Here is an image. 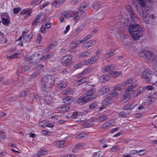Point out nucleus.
I'll list each match as a JSON object with an SVG mask.
<instances>
[{
    "label": "nucleus",
    "instance_id": "1",
    "mask_svg": "<svg viewBox=\"0 0 157 157\" xmlns=\"http://www.w3.org/2000/svg\"><path fill=\"white\" fill-rule=\"evenodd\" d=\"M129 32L132 38L135 40H139L143 34L142 29L137 24L131 25L129 27Z\"/></svg>",
    "mask_w": 157,
    "mask_h": 157
},
{
    "label": "nucleus",
    "instance_id": "2",
    "mask_svg": "<svg viewBox=\"0 0 157 157\" xmlns=\"http://www.w3.org/2000/svg\"><path fill=\"white\" fill-rule=\"evenodd\" d=\"M146 11L142 13L143 21L147 24L152 25L154 23L153 20L156 17L154 14L149 12Z\"/></svg>",
    "mask_w": 157,
    "mask_h": 157
},
{
    "label": "nucleus",
    "instance_id": "3",
    "mask_svg": "<svg viewBox=\"0 0 157 157\" xmlns=\"http://www.w3.org/2000/svg\"><path fill=\"white\" fill-rule=\"evenodd\" d=\"M53 76L49 75L44 76L41 80L42 85L46 88H51L54 84Z\"/></svg>",
    "mask_w": 157,
    "mask_h": 157
},
{
    "label": "nucleus",
    "instance_id": "4",
    "mask_svg": "<svg viewBox=\"0 0 157 157\" xmlns=\"http://www.w3.org/2000/svg\"><path fill=\"white\" fill-rule=\"evenodd\" d=\"M137 4L139 6V13H142L146 11L149 10L150 9V7L147 5V1L151 2V0H137Z\"/></svg>",
    "mask_w": 157,
    "mask_h": 157
},
{
    "label": "nucleus",
    "instance_id": "5",
    "mask_svg": "<svg viewBox=\"0 0 157 157\" xmlns=\"http://www.w3.org/2000/svg\"><path fill=\"white\" fill-rule=\"evenodd\" d=\"M136 86V84L133 83L127 88L125 91L123 95L122 101L124 103L127 102L130 99L131 96L129 92L132 91L135 88Z\"/></svg>",
    "mask_w": 157,
    "mask_h": 157
},
{
    "label": "nucleus",
    "instance_id": "6",
    "mask_svg": "<svg viewBox=\"0 0 157 157\" xmlns=\"http://www.w3.org/2000/svg\"><path fill=\"white\" fill-rule=\"evenodd\" d=\"M94 98H89V96H85L82 95L80 96L78 98L76 102L78 104L82 105L86 103L94 100Z\"/></svg>",
    "mask_w": 157,
    "mask_h": 157
},
{
    "label": "nucleus",
    "instance_id": "7",
    "mask_svg": "<svg viewBox=\"0 0 157 157\" xmlns=\"http://www.w3.org/2000/svg\"><path fill=\"white\" fill-rule=\"evenodd\" d=\"M152 74L148 70H146L142 72L141 77L145 79L147 82H149L151 79Z\"/></svg>",
    "mask_w": 157,
    "mask_h": 157
},
{
    "label": "nucleus",
    "instance_id": "8",
    "mask_svg": "<svg viewBox=\"0 0 157 157\" xmlns=\"http://www.w3.org/2000/svg\"><path fill=\"white\" fill-rule=\"evenodd\" d=\"M126 9L129 12L130 17L132 20V21L134 22H136L137 18L134 14L132 7L130 5H127L126 6Z\"/></svg>",
    "mask_w": 157,
    "mask_h": 157
},
{
    "label": "nucleus",
    "instance_id": "9",
    "mask_svg": "<svg viewBox=\"0 0 157 157\" xmlns=\"http://www.w3.org/2000/svg\"><path fill=\"white\" fill-rule=\"evenodd\" d=\"M75 15L73 19L75 21H78L83 19L86 16V13L84 11L79 10L75 13Z\"/></svg>",
    "mask_w": 157,
    "mask_h": 157
},
{
    "label": "nucleus",
    "instance_id": "10",
    "mask_svg": "<svg viewBox=\"0 0 157 157\" xmlns=\"http://www.w3.org/2000/svg\"><path fill=\"white\" fill-rule=\"evenodd\" d=\"M27 33L26 32L24 31L22 33V36L23 38L22 41L23 43H26L30 40L32 39L33 36V33L31 32V33L26 35Z\"/></svg>",
    "mask_w": 157,
    "mask_h": 157
},
{
    "label": "nucleus",
    "instance_id": "11",
    "mask_svg": "<svg viewBox=\"0 0 157 157\" xmlns=\"http://www.w3.org/2000/svg\"><path fill=\"white\" fill-rule=\"evenodd\" d=\"M78 40L75 41L71 43L70 45L69 51L71 52H75V49L81 43Z\"/></svg>",
    "mask_w": 157,
    "mask_h": 157
},
{
    "label": "nucleus",
    "instance_id": "12",
    "mask_svg": "<svg viewBox=\"0 0 157 157\" xmlns=\"http://www.w3.org/2000/svg\"><path fill=\"white\" fill-rule=\"evenodd\" d=\"M146 53V59L149 62H152L155 59V56L154 54L151 51L147 50Z\"/></svg>",
    "mask_w": 157,
    "mask_h": 157
},
{
    "label": "nucleus",
    "instance_id": "13",
    "mask_svg": "<svg viewBox=\"0 0 157 157\" xmlns=\"http://www.w3.org/2000/svg\"><path fill=\"white\" fill-rule=\"evenodd\" d=\"M114 68L115 67L113 65H108L103 67L102 68V71L104 72H107L108 73L111 74L110 72L113 71Z\"/></svg>",
    "mask_w": 157,
    "mask_h": 157
},
{
    "label": "nucleus",
    "instance_id": "14",
    "mask_svg": "<svg viewBox=\"0 0 157 157\" xmlns=\"http://www.w3.org/2000/svg\"><path fill=\"white\" fill-rule=\"evenodd\" d=\"M99 59V57L97 56H95L90 58L84 61L86 65H91L97 61Z\"/></svg>",
    "mask_w": 157,
    "mask_h": 157
},
{
    "label": "nucleus",
    "instance_id": "15",
    "mask_svg": "<svg viewBox=\"0 0 157 157\" xmlns=\"http://www.w3.org/2000/svg\"><path fill=\"white\" fill-rule=\"evenodd\" d=\"M66 0H55L52 2V6L55 8H58L63 4Z\"/></svg>",
    "mask_w": 157,
    "mask_h": 157
},
{
    "label": "nucleus",
    "instance_id": "16",
    "mask_svg": "<svg viewBox=\"0 0 157 157\" xmlns=\"http://www.w3.org/2000/svg\"><path fill=\"white\" fill-rule=\"evenodd\" d=\"M73 56L71 55H67L63 56L61 59L62 64H66L69 63L72 59Z\"/></svg>",
    "mask_w": 157,
    "mask_h": 157
},
{
    "label": "nucleus",
    "instance_id": "17",
    "mask_svg": "<svg viewBox=\"0 0 157 157\" xmlns=\"http://www.w3.org/2000/svg\"><path fill=\"white\" fill-rule=\"evenodd\" d=\"M96 90L95 88L89 89L86 93V96H89V98H94V99L96 96L94 95V94Z\"/></svg>",
    "mask_w": 157,
    "mask_h": 157
},
{
    "label": "nucleus",
    "instance_id": "18",
    "mask_svg": "<svg viewBox=\"0 0 157 157\" xmlns=\"http://www.w3.org/2000/svg\"><path fill=\"white\" fill-rule=\"evenodd\" d=\"M121 88L119 85H117L114 87L113 92V94L115 95H118L121 94Z\"/></svg>",
    "mask_w": 157,
    "mask_h": 157
},
{
    "label": "nucleus",
    "instance_id": "19",
    "mask_svg": "<svg viewBox=\"0 0 157 157\" xmlns=\"http://www.w3.org/2000/svg\"><path fill=\"white\" fill-rule=\"evenodd\" d=\"M29 61L30 63L35 64L40 62L39 59L37 58V56L33 55L30 56L29 59Z\"/></svg>",
    "mask_w": 157,
    "mask_h": 157
},
{
    "label": "nucleus",
    "instance_id": "20",
    "mask_svg": "<svg viewBox=\"0 0 157 157\" xmlns=\"http://www.w3.org/2000/svg\"><path fill=\"white\" fill-rule=\"evenodd\" d=\"M73 12L72 11H64L62 12V14L66 18H69L73 17Z\"/></svg>",
    "mask_w": 157,
    "mask_h": 157
},
{
    "label": "nucleus",
    "instance_id": "21",
    "mask_svg": "<svg viewBox=\"0 0 157 157\" xmlns=\"http://www.w3.org/2000/svg\"><path fill=\"white\" fill-rule=\"evenodd\" d=\"M110 79V78L109 76L106 74L103 75L99 77L100 81L102 83L109 81Z\"/></svg>",
    "mask_w": 157,
    "mask_h": 157
},
{
    "label": "nucleus",
    "instance_id": "22",
    "mask_svg": "<svg viewBox=\"0 0 157 157\" xmlns=\"http://www.w3.org/2000/svg\"><path fill=\"white\" fill-rule=\"evenodd\" d=\"M95 43L94 40H91L88 42L85 43L84 45L82 46V48L83 49H87L91 46L93 45Z\"/></svg>",
    "mask_w": 157,
    "mask_h": 157
},
{
    "label": "nucleus",
    "instance_id": "23",
    "mask_svg": "<svg viewBox=\"0 0 157 157\" xmlns=\"http://www.w3.org/2000/svg\"><path fill=\"white\" fill-rule=\"evenodd\" d=\"M72 102V97L70 96L64 98H63L62 101V102L63 103H65L66 104H71Z\"/></svg>",
    "mask_w": 157,
    "mask_h": 157
},
{
    "label": "nucleus",
    "instance_id": "24",
    "mask_svg": "<svg viewBox=\"0 0 157 157\" xmlns=\"http://www.w3.org/2000/svg\"><path fill=\"white\" fill-rule=\"evenodd\" d=\"M121 23L126 25L132 24L133 22H134L133 21H132V20L130 17L129 19L128 18L127 19H125L124 18H122L121 20Z\"/></svg>",
    "mask_w": 157,
    "mask_h": 157
},
{
    "label": "nucleus",
    "instance_id": "25",
    "mask_svg": "<svg viewBox=\"0 0 157 157\" xmlns=\"http://www.w3.org/2000/svg\"><path fill=\"white\" fill-rule=\"evenodd\" d=\"M32 10L31 9L27 8L23 10L20 13V14L21 15H25L26 14L29 16H30L32 13Z\"/></svg>",
    "mask_w": 157,
    "mask_h": 157
},
{
    "label": "nucleus",
    "instance_id": "26",
    "mask_svg": "<svg viewBox=\"0 0 157 157\" xmlns=\"http://www.w3.org/2000/svg\"><path fill=\"white\" fill-rule=\"evenodd\" d=\"M101 7V5L100 2H95L93 3L92 5V7L94 10H97L99 9Z\"/></svg>",
    "mask_w": 157,
    "mask_h": 157
},
{
    "label": "nucleus",
    "instance_id": "27",
    "mask_svg": "<svg viewBox=\"0 0 157 157\" xmlns=\"http://www.w3.org/2000/svg\"><path fill=\"white\" fill-rule=\"evenodd\" d=\"M114 124V121H110L109 122H106L102 126V128L104 129L108 128Z\"/></svg>",
    "mask_w": 157,
    "mask_h": 157
},
{
    "label": "nucleus",
    "instance_id": "28",
    "mask_svg": "<svg viewBox=\"0 0 157 157\" xmlns=\"http://www.w3.org/2000/svg\"><path fill=\"white\" fill-rule=\"evenodd\" d=\"M108 91V89L106 87L104 86L99 90V92L100 95H103L105 94Z\"/></svg>",
    "mask_w": 157,
    "mask_h": 157
},
{
    "label": "nucleus",
    "instance_id": "29",
    "mask_svg": "<svg viewBox=\"0 0 157 157\" xmlns=\"http://www.w3.org/2000/svg\"><path fill=\"white\" fill-rule=\"evenodd\" d=\"M135 105H134L132 103H130L125 105L124 107V109L125 110H130L132 109L135 107Z\"/></svg>",
    "mask_w": 157,
    "mask_h": 157
},
{
    "label": "nucleus",
    "instance_id": "30",
    "mask_svg": "<svg viewBox=\"0 0 157 157\" xmlns=\"http://www.w3.org/2000/svg\"><path fill=\"white\" fill-rule=\"evenodd\" d=\"M88 6L85 3H81L79 6V10L81 11H84L87 10Z\"/></svg>",
    "mask_w": 157,
    "mask_h": 157
},
{
    "label": "nucleus",
    "instance_id": "31",
    "mask_svg": "<svg viewBox=\"0 0 157 157\" xmlns=\"http://www.w3.org/2000/svg\"><path fill=\"white\" fill-rule=\"evenodd\" d=\"M114 50H111L104 55V57L106 58H108L113 56L115 53Z\"/></svg>",
    "mask_w": 157,
    "mask_h": 157
},
{
    "label": "nucleus",
    "instance_id": "32",
    "mask_svg": "<svg viewBox=\"0 0 157 157\" xmlns=\"http://www.w3.org/2000/svg\"><path fill=\"white\" fill-rule=\"evenodd\" d=\"M67 84L64 82L62 81L57 85V88H58L59 90H61L66 86Z\"/></svg>",
    "mask_w": 157,
    "mask_h": 157
},
{
    "label": "nucleus",
    "instance_id": "33",
    "mask_svg": "<svg viewBox=\"0 0 157 157\" xmlns=\"http://www.w3.org/2000/svg\"><path fill=\"white\" fill-rule=\"evenodd\" d=\"M65 143V141L61 140L58 141L55 144L56 146L58 147L62 148L64 147Z\"/></svg>",
    "mask_w": 157,
    "mask_h": 157
},
{
    "label": "nucleus",
    "instance_id": "34",
    "mask_svg": "<svg viewBox=\"0 0 157 157\" xmlns=\"http://www.w3.org/2000/svg\"><path fill=\"white\" fill-rule=\"evenodd\" d=\"M53 54L52 53H51L48 54H46L45 55H43L41 57L40 59L41 60H45L49 59L51 57H53Z\"/></svg>",
    "mask_w": 157,
    "mask_h": 157
},
{
    "label": "nucleus",
    "instance_id": "35",
    "mask_svg": "<svg viewBox=\"0 0 157 157\" xmlns=\"http://www.w3.org/2000/svg\"><path fill=\"white\" fill-rule=\"evenodd\" d=\"M95 16L98 19L101 20L103 19L104 17V14L102 12H100L97 14Z\"/></svg>",
    "mask_w": 157,
    "mask_h": 157
},
{
    "label": "nucleus",
    "instance_id": "36",
    "mask_svg": "<svg viewBox=\"0 0 157 157\" xmlns=\"http://www.w3.org/2000/svg\"><path fill=\"white\" fill-rule=\"evenodd\" d=\"M92 35L90 34L89 35H88L86 36L84 38L83 40H80L79 41L81 43H84L85 42L87 41L88 40L90 39L91 37H92Z\"/></svg>",
    "mask_w": 157,
    "mask_h": 157
},
{
    "label": "nucleus",
    "instance_id": "37",
    "mask_svg": "<svg viewBox=\"0 0 157 157\" xmlns=\"http://www.w3.org/2000/svg\"><path fill=\"white\" fill-rule=\"evenodd\" d=\"M45 103L47 105L50 104L52 102L51 98L49 96L45 97L44 98Z\"/></svg>",
    "mask_w": 157,
    "mask_h": 157
},
{
    "label": "nucleus",
    "instance_id": "38",
    "mask_svg": "<svg viewBox=\"0 0 157 157\" xmlns=\"http://www.w3.org/2000/svg\"><path fill=\"white\" fill-rule=\"evenodd\" d=\"M98 102L97 101H95L93 102L91 104L89 105V108L90 109H93L94 108H98Z\"/></svg>",
    "mask_w": 157,
    "mask_h": 157
},
{
    "label": "nucleus",
    "instance_id": "39",
    "mask_svg": "<svg viewBox=\"0 0 157 157\" xmlns=\"http://www.w3.org/2000/svg\"><path fill=\"white\" fill-rule=\"evenodd\" d=\"M147 50H143L139 53V55L140 57H142L144 59H146V53H147Z\"/></svg>",
    "mask_w": 157,
    "mask_h": 157
},
{
    "label": "nucleus",
    "instance_id": "40",
    "mask_svg": "<svg viewBox=\"0 0 157 157\" xmlns=\"http://www.w3.org/2000/svg\"><path fill=\"white\" fill-rule=\"evenodd\" d=\"M56 46V42H53L49 45L46 49V51L48 52Z\"/></svg>",
    "mask_w": 157,
    "mask_h": 157
},
{
    "label": "nucleus",
    "instance_id": "41",
    "mask_svg": "<svg viewBox=\"0 0 157 157\" xmlns=\"http://www.w3.org/2000/svg\"><path fill=\"white\" fill-rule=\"evenodd\" d=\"M90 52L86 51L80 54L79 55V57L80 58H84L90 55Z\"/></svg>",
    "mask_w": 157,
    "mask_h": 157
},
{
    "label": "nucleus",
    "instance_id": "42",
    "mask_svg": "<svg viewBox=\"0 0 157 157\" xmlns=\"http://www.w3.org/2000/svg\"><path fill=\"white\" fill-rule=\"evenodd\" d=\"M86 134L82 132L77 135L75 136V137L77 139H80L82 138L86 137Z\"/></svg>",
    "mask_w": 157,
    "mask_h": 157
},
{
    "label": "nucleus",
    "instance_id": "43",
    "mask_svg": "<svg viewBox=\"0 0 157 157\" xmlns=\"http://www.w3.org/2000/svg\"><path fill=\"white\" fill-rule=\"evenodd\" d=\"M103 154L101 151H99L95 152L93 156V157H101Z\"/></svg>",
    "mask_w": 157,
    "mask_h": 157
},
{
    "label": "nucleus",
    "instance_id": "44",
    "mask_svg": "<svg viewBox=\"0 0 157 157\" xmlns=\"http://www.w3.org/2000/svg\"><path fill=\"white\" fill-rule=\"evenodd\" d=\"M144 90H145V89L144 87H140L137 90L138 91L137 93L136 96H137L144 93Z\"/></svg>",
    "mask_w": 157,
    "mask_h": 157
},
{
    "label": "nucleus",
    "instance_id": "45",
    "mask_svg": "<svg viewBox=\"0 0 157 157\" xmlns=\"http://www.w3.org/2000/svg\"><path fill=\"white\" fill-rule=\"evenodd\" d=\"M111 73V74L113 75V77H117L119 75H121L122 74V73L121 71H113Z\"/></svg>",
    "mask_w": 157,
    "mask_h": 157
},
{
    "label": "nucleus",
    "instance_id": "46",
    "mask_svg": "<svg viewBox=\"0 0 157 157\" xmlns=\"http://www.w3.org/2000/svg\"><path fill=\"white\" fill-rule=\"evenodd\" d=\"M43 0H33L30 3V5L35 6L40 3Z\"/></svg>",
    "mask_w": 157,
    "mask_h": 157
},
{
    "label": "nucleus",
    "instance_id": "47",
    "mask_svg": "<svg viewBox=\"0 0 157 157\" xmlns=\"http://www.w3.org/2000/svg\"><path fill=\"white\" fill-rule=\"evenodd\" d=\"M83 114V113H82V112L79 113H78L77 111L73 112L71 115V118H75L77 116L79 117V115L82 116L83 115L82 114Z\"/></svg>",
    "mask_w": 157,
    "mask_h": 157
},
{
    "label": "nucleus",
    "instance_id": "48",
    "mask_svg": "<svg viewBox=\"0 0 157 157\" xmlns=\"http://www.w3.org/2000/svg\"><path fill=\"white\" fill-rule=\"evenodd\" d=\"M2 21L5 25H8L10 22L9 18H2Z\"/></svg>",
    "mask_w": 157,
    "mask_h": 157
},
{
    "label": "nucleus",
    "instance_id": "49",
    "mask_svg": "<svg viewBox=\"0 0 157 157\" xmlns=\"http://www.w3.org/2000/svg\"><path fill=\"white\" fill-rule=\"evenodd\" d=\"M129 114L128 113H126L123 112H120L118 113L119 117H126L128 116Z\"/></svg>",
    "mask_w": 157,
    "mask_h": 157
},
{
    "label": "nucleus",
    "instance_id": "50",
    "mask_svg": "<svg viewBox=\"0 0 157 157\" xmlns=\"http://www.w3.org/2000/svg\"><path fill=\"white\" fill-rule=\"evenodd\" d=\"M86 65L84 61L83 62H81L80 63H78L77 64H75L74 66V67L75 68H78L81 67L83 66L84 65Z\"/></svg>",
    "mask_w": 157,
    "mask_h": 157
},
{
    "label": "nucleus",
    "instance_id": "51",
    "mask_svg": "<svg viewBox=\"0 0 157 157\" xmlns=\"http://www.w3.org/2000/svg\"><path fill=\"white\" fill-rule=\"evenodd\" d=\"M2 19L4 18H10V17L8 13H2L1 15Z\"/></svg>",
    "mask_w": 157,
    "mask_h": 157
},
{
    "label": "nucleus",
    "instance_id": "52",
    "mask_svg": "<svg viewBox=\"0 0 157 157\" xmlns=\"http://www.w3.org/2000/svg\"><path fill=\"white\" fill-rule=\"evenodd\" d=\"M83 82L81 79L76 81L74 83V85L75 86H78L79 85H80L81 84H83Z\"/></svg>",
    "mask_w": 157,
    "mask_h": 157
},
{
    "label": "nucleus",
    "instance_id": "53",
    "mask_svg": "<svg viewBox=\"0 0 157 157\" xmlns=\"http://www.w3.org/2000/svg\"><path fill=\"white\" fill-rule=\"evenodd\" d=\"M87 72L86 70H84L77 76V78H79L83 77L84 75Z\"/></svg>",
    "mask_w": 157,
    "mask_h": 157
},
{
    "label": "nucleus",
    "instance_id": "54",
    "mask_svg": "<svg viewBox=\"0 0 157 157\" xmlns=\"http://www.w3.org/2000/svg\"><path fill=\"white\" fill-rule=\"evenodd\" d=\"M31 68L29 66H24L21 68V70L22 72H26L30 69Z\"/></svg>",
    "mask_w": 157,
    "mask_h": 157
},
{
    "label": "nucleus",
    "instance_id": "55",
    "mask_svg": "<svg viewBox=\"0 0 157 157\" xmlns=\"http://www.w3.org/2000/svg\"><path fill=\"white\" fill-rule=\"evenodd\" d=\"M45 15L44 14H39L38 17H37L40 21H42L45 18Z\"/></svg>",
    "mask_w": 157,
    "mask_h": 157
},
{
    "label": "nucleus",
    "instance_id": "56",
    "mask_svg": "<svg viewBox=\"0 0 157 157\" xmlns=\"http://www.w3.org/2000/svg\"><path fill=\"white\" fill-rule=\"evenodd\" d=\"M145 90H151L154 89V87L152 86H144Z\"/></svg>",
    "mask_w": 157,
    "mask_h": 157
},
{
    "label": "nucleus",
    "instance_id": "57",
    "mask_svg": "<svg viewBox=\"0 0 157 157\" xmlns=\"http://www.w3.org/2000/svg\"><path fill=\"white\" fill-rule=\"evenodd\" d=\"M21 10L20 7H17V8H14L13 9V13L17 14Z\"/></svg>",
    "mask_w": 157,
    "mask_h": 157
},
{
    "label": "nucleus",
    "instance_id": "58",
    "mask_svg": "<svg viewBox=\"0 0 157 157\" xmlns=\"http://www.w3.org/2000/svg\"><path fill=\"white\" fill-rule=\"evenodd\" d=\"M53 78H54L53 79L54 81V84L55 83L57 85L59 84V78L56 77H54V76H53Z\"/></svg>",
    "mask_w": 157,
    "mask_h": 157
},
{
    "label": "nucleus",
    "instance_id": "59",
    "mask_svg": "<svg viewBox=\"0 0 157 157\" xmlns=\"http://www.w3.org/2000/svg\"><path fill=\"white\" fill-rule=\"evenodd\" d=\"M51 22H50V21H48L46 22L45 25L44 26L45 29H48L50 28L51 26Z\"/></svg>",
    "mask_w": 157,
    "mask_h": 157
},
{
    "label": "nucleus",
    "instance_id": "60",
    "mask_svg": "<svg viewBox=\"0 0 157 157\" xmlns=\"http://www.w3.org/2000/svg\"><path fill=\"white\" fill-rule=\"evenodd\" d=\"M39 154L40 155H44L47 154V152L44 149L41 150L39 152Z\"/></svg>",
    "mask_w": 157,
    "mask_h": 157
},
{
    "label": "nucleus",
    "instance_id": "61",
    "mask_svg": "<svg viewBox=\"0 0 157 157\" xmlns=\"http://www.w3.org/2000/svg\"><path fill=\"white\" fill-rule=\"evenodd\" d=\"M42 38L40 34H39L37 36V41L39 44H40L42 41Z\"/></svg>",
    "mask_w": 157,
    "mask_h": 157
},
{
    "label": "nucleus",
    "instance_id": "62",
    "mask_svg": "<svg viewBox=\"0 0 157 157\" xmlns=\"http://www.w3.org/2000/svg\"><path fill=\"white\" fill-rule=\"evenodd\" d=\"M43 67V65L42 64H40L35 66L36 70H40Z\"/></svg>",
    "mask_w": 157,
    "mask_h": 157
},
{
    "label": "nucleus",
    "instance_id": "63",
    "mask_svg": "<svg viewBox=\"0 0 157 157\" xmlns=\"http://www.w3.org/2000/svg\"><path fill=\"white\" fill-rule=\"evenodd\" d=\"M40 22V21L39 20V19L37 17L35 20L33 21V22L32 23V25L33 26L36 25L37 24L39 23Z\"/></svg>",
    "mask_w": 157,
    "mask_h": 157
},
{
    "label": "nucleus",
    "instance_id": "64",
    "mask_svg": "<svg viewBox=\"0 0 157 157\" xmlns=\"http://www.w3.org/2000/svg\"><path fill=\"white\" fill-rule=\"evenodd\" d=\"M92 124L90 121L86 122L83 125V127L84 128H86L88 127H90Z\"/></svg>",
    "mask_w": 157,
    "mask_h": 157
}]
</instances>
